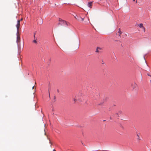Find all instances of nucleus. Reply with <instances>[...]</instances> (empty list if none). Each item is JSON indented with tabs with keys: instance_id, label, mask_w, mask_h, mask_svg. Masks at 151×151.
<instances>
[{
	"instance_id": "nucleus-1",
	"label": "nucleus",
	"mask_w": 151,
	"mask_h": 151,
	"mask_svg": "<svg viewBox=\"0 0 151 151\" xmlns=\"http://www.w3.org/2000/svg\"><path fill=\"white\" fill-rule=\"evenodd\" d=\"M72 98L74 101V103H75L76 101H79L81 102L83 99V96L81 93H78L76 95H74L72 96Z\"/></svg>"
},
{
	"instance_id": "nucleus-2",
	"label": "nucleus",
	"mask_w": 151,
	"mask_h": 151,
	"mask_svg": "<svg viewBox=\"0 0 151 151\" xmlns=\"http://www.w3.org/2000/svg\"><path fill=\"white\" fill-rule=\"evenodd\" d=\"M59 22L58 24V25L59 26L65 25L66 23L65 21H64L60 18H59Z\"/></svg>"
},
{
	"instance_id": "nucleus-3",
	"label": "nucleus",
	"mask_w": 151,
	"mask_h": 151,
	"mask_svg": "<svg viewBox=\"0 0 151 151\" xmlns=\"http://www.w3.org/2000/svg\"><path fill=\"white\" fill-rule=\"evenodd\" d=\"M20 25V20H18L17 22V24L16 25L17 32L18 33L19 31V29Z\"/></svg>"
},
{
	"instance_id": "nucleus-4",
	"label": "nucleus",
	"mask_w": 151,
	"mask_h": 151,
	"mask_svg": "<svg viewBox=\"0 0 151 151\" xmlns=\"http://www.w3.org/2000/svg\"><path fill=\"white\" fill-rule=\"evenodd\" d=\"M17 42L18 43L19 42H20V37L19 35V32H18V33L17 32Z\"/></svg>"
},
{
	"instance_id": "nucleus-5",
	"label": "nucleus",
	"mask_w": 151,
	"mask_h": 151,
	"mask_svg": "<svg viewBox=\"0 0 151 151\" xmlns=\"http://www.w3.org/2000/svg\"><path fill=\"white\" fill-rule=\"evenodd\" d=\"M132 86L133 87V90H136L138 89V86L135 83H133L132 84Z\"/></svg>"
},
{
	"instance_id": "nucleus-6",
	"label": "nucleus",
	"mask_w": 151,
	"mask_h": 151,
	"mask_svg": "<svg viewBox=\"0 0 151 151\" xmlns=\"http://www.w3.org/2000/svg\"><path fill=\"white\" fill-rule=\"evenodd\" d=\"M139 27L141 28H142L144 29V32L145 31V28L143 27V24L142 23L140 24L139 25Z\"/></svg>"
},
{
	"instance_id": "nucleus-7",
	"label": "nucleus",
	"mask_w": 151,
	"mask_h": 151,
	"mask_svg": "<svg viewBox=\"0 0 151 151\" xmlns=\"http://www.w3.org/2000/svg\"><path fill=\"white\" fill-rule=\"evenodd\" d=\"M92 2H88L87 4L88 6L90 7L92 5Z\"/></svg>"
},
{
	"instance_id": "nucleus-8",
	"label": "nucleus",
	"mask_w": 151,
	"mask_h": 151,
	"mask_svg": "<svg viewBox=\"0 0 151 151\" xmlns=\"http://www.w3.org/2000/svg\"><path fill=\"white\" fill-rule=\"evenodd\" d=\"M121 113V111H119V113ZM119 114H118V113H116V114H115V117H117L118 116H119Z\"/></svg>"
},
{
	"instance_id": "nucleus-9",
	"label": "nucleus",
	"mask_w": 151,
	"mask_h": 151,
	"mask_svg": "<svg viewBox=\"0 0 151 151\" xmlns=\"http://www.w3.org/2000/svg\"><path fill=\"white\" fill-rule=\"evenodd\" d=\"M80 19H81L82 21H83V20H84V18H82L81 17H80L78 18L77 19V20H80Z\"/></svg>"
},
{
	"instance_id": "nucleus-10",
	"label": "nucleus",
	"mask_w": 151,
	"mask_h": 151,
	"mask_svg": "<svg viewBox=\"0 0 151 151\" xmlns=\"http://www.w3.org/2000/svg\"><path fill=\"white\" fill-rule=\"evenodd\" d=\"M122 32L120 31V29L119 28V29L118 33H119V35L120 36V35L122 33Z\"/></svg>"
},
{
	"instance_id": "nucleus-11",
	"label": "nucleus",
	"mask_w": 151,
	"mask_h": 151,
	"mask_svg": "<svg viewBox=\"0 0 151 151\" xmlns=\"http://www.w3.org/2000/svg\"><path fill=\"white\" fill-rule=\"evenodd\" d=\"M101 49L99 47H97V48L96 49V52H99V51L98 50V49Z\"/></svg>"
},
{
	"instance_id": "nucleus-12",
	"label": "nucleus",
	"mask_w": 151,
	"mask_h": 151,
	"mask_svg": "<svg viewBox=\"0 0 151 151\" xmlns=\"http://www.w3.org/2000/svg\"><path fill=\"white\" fill-rule=\"evenodd\" d=\"M33 42H34V43H37V42L36 40H34L33 41Z\"/></svg>"
},
{
	"instance_id": "nucleus-13",
	"label": "nucleus",
	"mask_w": 151,
	"mask_h": 151,
	"mask_svg": "<svg viewBox=\"0 0 151 151\" xmlns=\"http://www.w3.org/2000/svg\"><path fill=\"white\" fill-rule=\"evenodd\" d=\"M137 136L138 137V138H137V139H138L140 140V139H139V135H138V134H137Z\"/></svg>"
},
{
	"instance_id": "nucleus-14",
	"label": "nucleus",
	"mask_w": 151,
	"mask_h": 151,
	"mask_svg": "<svg viewBox=\"0 0 151 151\" xmlns=\"http://www.w3.org/2000/svg\"><path fill=\"white\" fill-rule=\"evenodd\" d=\"M147 75L148 76H151V75L149 73L147 74Z\"/></svg>"
},
{
	"instance_id": "nucleus-15",
	"label": "nucleus",
	"mask_w": 151,
	"mask_h": 151,
	"mask_svg": "<svg viewBox=\"0 0 151 151\" xmlns=\"http://www.w3.org/2000/svg\"><path fill=\"white\" fill-rule=\"evenodd\" d=\"M35 33H34V38H35Z\"/></svg>"
},
{
	"instance_id": "nucleus-16",
	"label": "nucleus",
	"mask_w": 151,
	"mask_h": 151,
	"mask_svg": "<svg viewBox=\"0 0 151 151\" xmlns=\"http://www.w3.org/2000/svg\"><path fill=\"white\" fill-rule=\"evenodd\" d=\"M49 97L50 98V92H49Z\"/></svg>"
},
{
	"instance_id": "nucleus-17",
	"label": "nucleus",
	"mask_w": 151,
	"mask_h": 151,
	"mask_svg": "<svg viewBox=\"0 0 151 151\" xmlns=\"http://www.w3.org/2000/svg\"><path fill=\"white\" fill-rule=\"evenodd\" d=\"M54 99H55H55H56V97H55V96H54Z\"/></svg>"
},
{
	"instance_id": "nucleus-18",
	"label": "nucleus",
	"mask_w": 151,
	"mask_h": 151,
	"mask_svg": "<svg viewBox=\"0 0 151 151\" xmlns=\"http://www.w3.org/2000/svg\"><path fill=\"white\" fill-rule=\"evenodd\" d=\"M145 55L144 56V59L145 60Z\"/></svg>"
},
{
	"instance_id": "nucleus-19",
	"label": "nucleus",
	"mask_w": 151,
	"mask_h": 151,
	"mask_svg": "<svg viewBox=\"0 0 151 151\" xmlns=\"http://www.w3.org/2000/svg\"><path fill=\"white\" fill-rule=\"evenodd\" d=\"M22 19H21L20 20V21H22Z\"/></svg>"
},
{
	"instance_id": "nucleus-20",
	"label": "nucleus",
	"mask_w": 151,
	"mask_h": 151,
	"mask_svg": "<svg viewBox=\"0 0 151 151\" xmlns=\"http://www.w3.org/2000/svg\"><path fill=\"white\" fill-rule=\"evenodd\" d=\"M34 88V86H33L32 89H33Z\"/></svg>"
},
{
	"instance_id": "nucleus-21",
	"label": "nucleus",
	"mask_w": 151,
	"mask_h": 151,
	"mask_svg": "<svg viewBox=\"0 0 151 151\" xmlns=\"http://www.w3.org/2000/svg\"><path fill=\"white\" fill-rule=\"evenodd\" d=\"M57 91H58V92H59V90H58H58H57Z\"/></svg>"
},
{
	"instance_id": "nucleus-22",
	"label": "nucleus",
	"mask_w": 151,
	"mask_h": 151,
	"mask_svg": "<svg viewBox=\"0 0 151 151\" xmlns=\"http://www.w3.org/2000/svg\"><path fill=\"white\" fill-rule=\"evenodd\" d=\"M53 151H56L54 149V150H53Z\"/></svg>"
},
{
	"instance_id": "nucleus-23",
	"label": "nucleus",
	"mask_w": 151,
	"mask_h": 151,
	"mask_svg": "<svg viewBox=\"0 0 151 151\" xmlns=\"http://www.w3.org/2000/svg\"><path fill=\"white\" fill-rule=\"evenodd\" d=\"M136 3H137V1H136Z\"/></svg>"
},
{
	"instance_id": "nucleus-24",
	"label": "nucleus",
	"mask_w": 151,
	"mask_h": 151,
	"mask_svg": "<svg viewBox=\"0 0 151 151\" xmlns=\"http://www.w3.org/2000/svg\"><path fill=\"white\" fill-rule=\"evenodd\" d=\"M133 1H135V0H133Z\"/></svg>"
},
{
	"instance_id": "nucleus-25",
	"label": "nucleus",
	"mask_w": 151,
	"mask_h": 151,
	"mask_svg": "<svg viewBox=\"0 0 151 151\" xmlns=\"http://www.w3.org/2000/svg\"><path fill=\"white\" fill-rule=\"evenodd\" d=\"M75 17V18H76V19H77V18H76V17Z\"/></svg>"
},
{
	"instance_id": "nucleus-26",
	"label": "nucleus",
	"mask_w": 151,
	"mask_h": 151,
	"mask_svg": "<svg viewBox=\"0 0 151 151\" xmlns=\"http://www.w3.org/2000/svg\"><path fill=\"white\" fill-rule=\"evenodd\" d=\"M75 17V18H76V19H77V18H76V17Z\"/></svg>"
},
{
	"instance_id": "nucleus-27",
	"label": "nucleus",
	"mask_w": 151,
	"mask_h": 151,
	"mask_svg": "<svg viewBox=\"0 0 151 151\" xmlns=\"http://www.w3.org/2000/svg\"><path fill=\"white\" fill-rule=\"evenodd\" d=\"M35 84H36V82H35Z\"/></svg>"
}]
</instances>
